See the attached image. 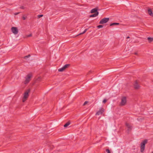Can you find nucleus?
<instances>
[{
  "mask_svg": "<svg viewBox=\"0 0 153 153\" xmlns=\"http://www.w3.org/2000/svg\"><path fill=\"white\" fill-rule=\"evenodd\" d=\"M120 24L118 23H113L110 24V26H112L113 25H119Z\"/></svg>",
  "mask_w": 153,
  "mask_h": 153,
  "instance_id": "dca6fc26",
  "label": "nucleus"
},
{
  "mask_svg": "<svg viewBox=\"0 0 153 153\" xmlns=\"http://www.w3.org/2000/svg\"><path fill=\"white\" fill-rule=\"evenodd\" d=\"M134 54L135 55H138V53H137L136 52L134 53Z\"/></svg>",
  "mask_w": 153,
  "mask_h": 153,
  "instance_id": "cd10ccee",
  "label": "nucleus"
},
{
  "mask_svg": "<svg viewBox=\"0 0 153 153\" xmlns=\"http://www.w3.org/2000/svg\"><path fill=\"white\" fill-rule=\"evenodd\" d=\"M126 125L128 128V130L129 131H131L132 129V126L129 124L127 123H126Z\"/></svg>",
  "mask_w": 153,
  "mask_h": 153,
  "instance_id": "9b49d317",
  "label": "nucleus"
},
{
  "mask_svg": "<svg viewBox=\"0 0 153 153\" xmlns=\"http://www.w3.org/2000/svg\"><path fill=\"white\" fill-rule=\"evenodd\" d=\"M12 32L15 35L18 34V29L17 27H12L11 28Z\"/></svg>",
  "mask_w": 153,
  "mask_h": 153,
  "instance_id": "0eeeda50",
  "label": "nucleus"
},
{
  "mask_svg": "<svg viewBox=\"0 0 153 153\" xmlns=\"http://www.w3.org/2000/svg\"><path fill=\"white\" fill-rule=\"evenodd\" d=\"M103 27V25H100L97 26V27L98 28H102Z\"/></svg>",
  "mask_w": 153,
  "mask_h": 153,
  "instance_id": "6ab92c4d",
  "label": "nucleus"
},
{
  "mask_svg": "<svg viewBox=\"0 0 153 153\" xmlns=\"http://www.w3.org/2000/svg\"><path fill=\"white\" fill-rule=\"evenodd\" d=\"M107 101V100L106 99H105L103 100L102 102L104 103H105Z\"/></svg>",
  "mask_w": 153,
  "mask_h": 153,
  "instance_id": "5701e85b",
  "label": "nucleus"
},
{
  "mask_svg": "<svg viewBox=\"0 0 153 153\" xmlns=\"http://www.w3.org/2000/svg\"><path fill=\"white\" fill-rule=\"evenodd\" d=\"M99 14V12L95 13L90 16L89 17H93L97 16Z\"/></svg>",
  "mask_w": 153,
  "mask_h": 153,
  "instance_id": "ddd939ff",
  "label": "nucleus"
},
{
  "mask_svg": "<svg viewBox=\"0 0 153 153\" xmlns=\"http://www.w3.org/2000/svg\"><path fill=\"white\" fill-rule=\"evenodd\" d=\"M32 36V34H30L28 35H27L26 36V37H24V38H25L26 37H31V36Z\"/></svg>",
  "mask_w": 153,
  "mask_h": 153,
  "instance_id": "a211bd4d",
  "label": "nucleus"
},
{
  "mask_svg": "<svg viewBox=\"0 0 153 153\" xmlns=\"http://www.w3.org/2000/svg\"><path fill=\"white\" fill-rule=\"evenodd\" d=\"M30 91V89H28L24 93V96L22 100L23 102H24L28 98L29 94L28 93Z\"/></svg>",
  "mask_w": 153,
  "mask_h": 153,
  "instance_id": "f03ea898",
  "label": "nucleus"
},
{
  "mask_svg": "<svg viewBox=\"0 0 153 153\" xmlns=\"http://www.w3.org/2000/svg\"><path fill=\"white\" fill-rule=\"evenodd\" d=\"M92 71H89L87 73V74L88 75L91 73L92 72Z\"/></svg>",
  "mask_w": 153,
  "mask_h": 153,
  "instance_id": "b1692460",
  "label": "nucleus"
},
{
  "mask_svg": "<svg viewBox=\"0 0 153 153\" xmlns=\"http://www.w3.org/2000/svg\"><path fill=\"white\" fill-rule=\"evenodd\" d=\"M98 7H97L94 8L91 10V13H97V12H99L97 11L98 10Z\"/></svg>",
  "mask_w": 153,
  "mask_h": 153,
  "instance_id": "9d476101",
  "label": "nucleus"
},
{
  "mask_svg": "<svg viewBox=\"0 0 153 153\" xmlns=\"http://www.w3.org/2000/svg\"><path fill=\"white\" fill-rule=\"evenodd\" d=\"M43 15H39L38 16V17L39 18H40L42 17L43 16Z\"/></svg>",
  "mask_w": 153,
  "mask_h": 153,
  "instance_id": "412c9836",
  "label": "nucleus"
},
{
  "mask_svg": "<svg viewBox=\"0 0 153 153\" xmlns=\"http://www.w3.org/2000/svg\"><path fill=\"white\" fill-rule=\"evenodd\" d=\"M109 20V18H104L100 21L99 23L100 24H103L106 23L108 22Z\"/></svg>",
  "mask_w": 153,
  "mask_h": 153,
  "instance_id": "39448f33",
  "label": "nucleus"
},
{
  "mask_svg": "<svg viewBox=\"0 0 153 153\" xmlns=\"http://www.w3.org/2000/svg\"><path fill=\"white\" fill-rule=\"evenodd\" d=\"M152 153H153V152Z\"/></svg>",
  "mask_w": 153,
  "mask_h": 153,
  "instance_id": "2f4dec72",
  "label": "nucleus"
},
{
  "mask_svg": "<svg viewBox=\"0 0 153 153\" xmlns=\"http://www.w3.org/2000/svg\"><path fill=\"white\" fill-rule=\"evenodd\" d=\"M40 78L39 77V78H38V79H39Z\"/></svg>",
  "mask_w": 153,
  "mask_h": 153,
  "instance_id": "7c9ffc66",
  "label": "nucleus"
},
{
  "mask_svg": "<svg viewBox=\"0 0 153 153\" xmlns=\"http://www.w3.org/2000/svg\"><path fill=\"white\" fill-rule=\"evenodd\" d=\"M140 86L138 83L137 81H136L135 83L134 84V88L136 90H137L140 88Z\"/></svg>",
  "mask_w": 153,
  "mask_h": 153,
  "instance_id": "1a4fd4ad",
  "label": "nucleus"
},
{
  "mask_svg": "<svg viewBox=\"0 0 153 153\" xmlns=\"http://www.w3.org/2000/svg\"><path fill=\"white\" fill-rule=\"evenodd\" d=\"M22 18V19L23 20H25L26 19V18L24 16H23Z\"/></svg>",
  "mask_w": 153,
  "mask_h": 153,
  "instance_id": "bb28decb",
  "label": "nucleus"
},
{
  "mask_svg": "<svg viewBox=\"0 0 153 153\" xmlns=\"http://www.w3.org/2000/svg\"><path fill=\"white\" fill-rule=\"evenodd\" d=\"M88 102L87 101H85L84 103L83 104V105H85L86 104H87V103Z\"/></svg>",
  "mask_w": 153,
  "mask_h": 153,
  "instance_id": "393cba45",
  "label": "nucleus"
},
{
  "mask_svg": "<svg viewBox=\"0 0 153 153\" xmlns=\"http://www.w3.org/2000/svg\"><path fill=\"white\" fill-rule=\"evenodd\" d=\"M106 151L107 152V153H111V152L108 149H106Z\"/></svg>",
  "mask_w": 153,
  "mask_h": 153,
  "instance_id": "4be33fe9",
  "label": "nucleus"
},
{
  "mask_svg": "<svg viewBox=\"0 0 153 153\" xmlns=\"http://www.w3.org/2000/svg\"><path fill=\"white\" fill-rule=\"evenodd\" d=\"M148 13L150 16H153V13L151 9H149L148 10Z\"/></svg>",
  "mask_w": 153,
  "mask_h": 153,
  "instance_id": "f8f14e48",
  "label": "nucleus"
},
{
  "mask_svg": "<svg viewBox=\"0 0 153 153\" xmlns=\"http://www.w3.org/2000/svg\"><path fill=\"white\" fill-rule=\"evenodd\" d=\"M104 110L103 108H101L100 110L96 113V115H99L100 114H102L104 111Z\"/></svg>",
  "mask_w": 153,
  "mask_h": 153,
  "instance_id": "6e6552de",
  "label": "nucleus"
},
{
  "mask_svg": "<svg viewBox=\"0 0 153 153\" xmlns=\"http://www.w3.org/2000/svg\"><path fill=\"white\" fill-rule=\"evenodd\" d=\"M148 39L149 42H151L153 41V38L150 37H148Z\"/></svg>",
  "mask_w": 153,
  "mask_h": 153,
  "instance_id": "f3484780",
  "label": "nucleus"
},
{
  "mask_svg": "<svg viewBox=\"0 0 153 153\" xmlns=\"http://www.w3.org/2000/svg\"><path fill=\"white\" fill-rule=\"evenodd\" d=\"M70 124V122L69 121H68L67 123L65 124L64 126V127H66Z\"/></svg>",
  "mask_w": 153,
  "mask_h": 153,
  "instance_id": "2eb2a0df",
  "label": "nucleus"
},
{
  "mask_svg": "<svg viewBox=\"0 0 153 153\" xmlns=\"http://www.w3.org/2000/svg\"><path fill=\"white\" fill-rule=\"evenodd\" d=\"M126 103V97H123L122 98L120 104V106L125 105Z\"/></svg>",
  "mask_w": 153,
  "mask_h": 153,
  "instance_id": "20e7f679",
  "label": "nucleus"
},
{
  "mask_svg": "<svg viewBox=\"0 0 153 153\" xmlns=\"http://www.w3.org/2000/svg\"><path fill=\"white\" fill-rule=\"evenodd\" d=\"M32 76L31 73L28 74L25 78V84H27L30 81V78Z\"/></svg>",
  "mask_w": 153,
  "mask_h": 153,
  "instance_id": "7ed1b4c3",
  "label": "nucleus"
},
{
  "mask_svg": "<svg viewBox=\"0 0 153 153\" xmlns=\"http://www.w3.org/2000/svg\"><path fill=\"white\" fill-rule=\"evenodd\" d=\"M19 13H16V14H15V15H17V14H18Z\"/></svg>",
  "mask_w": 153,
  "mask_h": 153,
  "instance_id": "c85d7f7f",
  "label": "nucleus"
},
{
  "mask_svg": "<svg viewBox=\"0 0 153 153\" xmlns=\"http://www.w3.org/2000/svg\"><path fill=\"white\" fill-rule=\"evenodd\" d=\"M88 29H87V28L85 29L83 32L80 33L79 34L76 35V36H78L82 34L85 33L88 30Z\"/></svg>",
  "mask_w": 153,
  "mask_h": 153,
  "instance_id": "4468645a",
  "label": "nucleus"
},
{
  "mask_svg": "<svg viewBox=\"0 0 153 153\" xmlns=\"http://www.w3.org/2000/svg\"><path fill=\"white\" fill-rule=\"evenodd\" d=\"M148 140L147 139H145L143 140L140 143V150L141 152H143L145 149V145L147 143Z\"/></svg>",
  "mask_w": 153,
  "mask_h": 153,
  "instance_id": "f257e3e1",
  "label": "nucleus"
},
{
  "mask_svg": "<svg viewBox=\"0 0 153 153\" xmlns=\"http://www.w3.org/2000/svg\"><path fill=\"white\" fill-rule=\"evenodd\" d=\"M30 56V55L29 54V55H28L27 56H25L24 58V59H25L26 58H27L29 57Z\"/></svg>",
  "mask_w": 153,
  "mask_h": 153,
  "instance_id": "aec40b11",
  "label": "nucleus"
},
{
  "mask_svg": "<svg viewBox=\"0 0 153 153\" xmlns=\"http://www.w3.org/2000/svg\"><path fill=\"white\" fill-rule=\"evenodd\" d=\"M20 9H23L25 8V7L24 6H21L20 7Z\"/></svg>",
  "mask_w": 153,
  "mask_h": 153,
  "instance_id": "a878e982",
  "label": "nucleus"
},
{
  "mask_svg": "<svg viewBox=\"0 0 153 153\" xmlns=\"http://www.w3.org/2000/svg\"><path fill=\"white\" fill-rule=\"evenodd\" d=\"M130 38L129 36H128V37H127L126 39H128V38Z\"/></svg>",
  "mask_w": 153,
  "mask_h": 153,
  "instance_id": "c756f323",
  "label": "nucleus"
},
{
  "mask_svg": "<svg viewBox=\"0 0 153 153\" xmlns=\"http://www.w3.org/2000/svg\"><path fill=\"white\" fill-rule=\"evenodd\" d=\"M70 64H67L65 65L62 68H59L58 69V71L59 72H62L64 70H65L66 68H68L70 66Z\"/></svg>",
  "mask_w": 153,
  "mask_h": 153,
  "instance_id": "423d86ee",
  "label": "nucleus"
}]
</instances>
